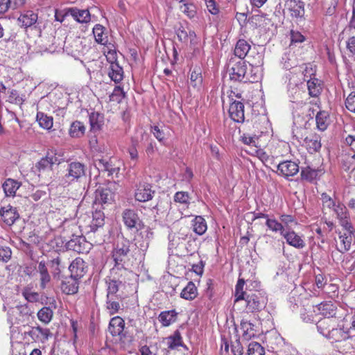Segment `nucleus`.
Here are the masks:
<instances>
[{"label": "nucleus", "instance_id": "a19ab883", "mask_svg": "<svg viewBox=\"0 0 355 355\" xmlns=\"http://www.w3.org/2000/svg\"><path fill=\"white\" fill-rule=\"evenodd\" d=\"M37 121L39 125L46 130H50L53 125V118L51 116H48L42 112H38L36 115Z\"/></svg>", "mask_w": 355, "mask_h": 355}, {"label": "nucleus", "instance_id": "052dcab7", "mask_svg": "<svg viewBox=\"0 0 355 355\" xmlns=\"http://www.w3.org/2000/svg\"><path fill=\"white\" fill-rule=\"evenodd\" d=\"M209 12L213 15H217L220 12V6L216 0H205Z\"/></svg>", "mask_w": 355, "mask_h": 355}, {"label": "nucleus", "instance_id": "2eb2a0df", "mask_svg": "<svg viewBox=\"0 0 355 355\" xmlns=\"http://www.w3.org/2000/svg\"><path fill=\"white\" fill-rule=\"evenodd\" d=\"M116 158H102L96 161V165L98 168L103 172H107V175H112L113 174H117L119 171V166L116 164Z\"/></svg>", "mask_w": 355, "mask_h": 355}, {"label": "nucleus", "instance_id": "9d476101", "mask_svg": "<svg viewBox=\"0 0 355 355\" xmlns=\"http://www.w3.org/2000/svg\"><path fill=\"white\" fill-rule=\"evenodd\" d=\"M35 343H45L52 336L49 329L42 328L40 326L31 327L30 330L25 332Z\"/></svg>", "mask_w": 355, "mask_h": 355}, {"label": "nucleus", "instance_id": "ea45409f", "mask_svg": "<svg viewBox=\"0 0 355 355\" xmlns=\"http://www.w3.org/2000/svg\"><path fill=\"white\" fill-rule=\"evenodd\" d=\"M3 189L6 196H15L20 184L13 179H7L3 184Z\"/></svg>", "mask_w": 355, "mask_h": 355}, {"label": "nucleus", "instance_id": "1a4fd4ad", "mask_svg": "<svg viewBox=\"0 0 355 355\" xmlns=\"http://www.w3.org/2000/svg\"><path fill=\"white\" fill-rule=\"evenodd\" d=\"M152 188V185L149 183H139L135 191V200L145 202L152 200L155 193Z\"/></svg>", "mask_w": 355, "mask_h": 355}, {"label": "nucleus", "instance_id": "f257e3e1", "mask_svg": "<svg viewBox=\"0 0 355 355\" xmlns=\"http://www.w3.org/2000/svg\"><path fill=\"white\" fill-rule=\"evenodd\" d=\"M261 56L259 55V60L249 65L245 60L232 58L228 64V73L231 80L239 83H255L261 77L260 66Z\"/></svg>", "mask_w": 355, "mask_h": 355}, {"label": "nucleus", "instance_id": "393cba45", "mask_svg": "<svg viewBox=\"0 0 355 355\" xmlns=\"http://www.w3.org/2000/svg\"><path fill=\"white\" fill-rule=\"evenodd\" d=\"M178 312L175 309L162 311L158 315V320L163 327H168L176 322Z\"/></svg>", "mask_w": 355, "mask_h": 355}, {"label": "nucleus", "instance_id": "2f4dec72", "mask_svg": "<svg viewBox=\"0 0 355 355\" xmlns=\"http://www.w3.org/2000/svg\"><path fill=\"white\" fill-rule=\"evenodd\" d=\"M307 87L311 97L318 98L322 91V82L316 78H311L307 81Z\"/></svg>", "mask_w": 355, "mask_h": 355}, {"label": "nucleus", "instance_id": "a211bd4d", "mask_svg": "<svg viewBox=\"0 0 355 355\" xmlns=\"http://www.w3.org/2000/svg\"><path fill=\"white\" fill-rule=\"evenodd\" d=\"M67 15H71L75 21L80 24H88L91 21V14L87 9L69 8L67 9Z\"/></svg>", "mask_w": 355, "mask_h": 355}, {"label": "nucleus", "instance_id": "0e129e2a", "mask_svg": "<svg viewBox=\"0 0 355 355\" xmlns=\"http://www.w3.org/2000/svg\"><path fill=\"white\" fill-rule=\"evenodd\" d=\"M12 251L8 247L0 248V262L7 263L11 258Z\"/></svg>", "mask_w": 355, "mask_h": 355}, {"label": "nucleus", "instance_id": "6e6552de", "mask_svg": "<svg viewBox=\"0 0 355 355\" xmlns=\"http://www.w3.org/2000/svg\"><path fill=\"white\" fill-rule=\"evenodd\" d=\"M123 221L128 229H141L144 225L137 212L131 209H126L122 214Z\"/></svg>", "mask_w": 355, "mask_h": 355}, {"label": "nucleus", "instance_id": "f704fd0d", "mask_svg": "<svg viewBox=\"0 0 355 355\" xmlns=\"http://www.w3.org/2000/svg\"><path fill=\"white\" fill-rule=\"evenodd\" d=\"M40 274V288L44 289L51 281V276L44 261H40L37 269Z\"/></svg>", "mask_w": 355, "mask_h": 355}, {"label": "nucleus", "instance_id": "473e14b6", "mask_svg": "<svg viewBox=\"0 0 355 355\" xmlns=\"http://www.w3.org/2000/svg\"><path fill=\"white\" fill-rule=\"evenodd\" d=\"M192 230L198 235L204 234L207 230L205 219L201 216H196L191 221Z\"/></svg>", "mask_w": 355, "mask_h": 355}, {"label": "nucleus", "instance_id": "e433bc0d", "mask_svg": "<svg viewBox=\"0 0 355 355\" xmlns=\"http://www.w3.org/2000/svg\"><path fill=\"white\" fill-rule=\"evenodd\" d=\"M316 325L320 334L326 338L331 331L332 327H334L332 319L326 318L320 320Z\"/></svg>", "mask_w": 355, "mask_h": 355}, {"label": "nucleus", "instance_id": "bf43d9fd", "mask_svg": "<svg viewBox=\"0 0 355 355\" xmlns=\"http://www.w3.org/2000/svg\"><path fill=\"white\" fill-rule=\"evenodd\" d=\"M22 295L30 302H35L39 300V293L33 292L30 288H25L22 291Z\"/></svg>", "mask_w": 355, "mask_h": 355}, {"label": "nucleus", "instance_id": "b1692460", "mask_svg": "<svg viewBox=\"0 0 355 355\" xmlns=\"http://www.w3.org/2000/svg\"><path fill=\"white\" fill-rule=\"evenodd\" d=\"M304 144L310 153L318 152L322 146L321 137L316 134L311 135L304 139Z\"/></svg>", "mask_w": 355, "mask_h": 355}, {"label": "nucleus", "instance_id": "f8f14e48", "mask_svg": "<svg viewBox=\"0 0 355 355\" xmlns=\"http://www.w3.org/2000/svg\"><path fill=\"white\" fill-rule=\"evenodd\" d=\"M285 10L293 18H302L304 15V3L301 0H287Z\"/></svg>", "mask_w": 355, "mask_h": 355}, {"label": "nucleus", "instance_id": "338daca9", "mask_svg": "<svg viewBox=\"0 0 355 355\" xmlns=\"http://www.w3.org/2000/svg\"><path fill=\"white\" fill-rule=\"evenodd\" d=\"M231 351L233 355H243V347L239 339L236 340L234 342H232Z\"/></svg>", "mask_w": 355, "mask_h": 355}, {"label": "nucleus", "instance_id": "c85d7f7f", "mask_svg": "<svg viewBox=\"0 0 355 355\" xmlns=\"http://www.w3.org/2000/svg\"><path fill=\"white\" fill-rule=\"evenodd\" d=\"M250 48V44L246 40L240 39L236 43L234 50V55L240 60H244Z\"/></svg>", "mask_w": 355, "mask_h": 355}, {"label": "nucleus", "instance_id": "79ce46f5", "mask_svg": "<svg viewBox=\"0 0 355 355\" xmlns=\"http://www.w3.org/2000/svg\"><path fill=\"white\" fill-rule=\"evenodd\" d=\"M202 70L200 67H196L191 72L190 83L193 87H200L202 84Z\"/></svg>", "mask_w": 355, "mask_h": 355}, {"label": "nucleus", "instance_id": "7ed1b4c3", "mask_svg": "<svg viewBox=\"0 0 355 355\" xmlns=\"http://www.w3.org/2000/svg\"><path fill=\"white\" fill-rule=\"evenodd\" d=\"M80 231L86 234L95 232L105 224V215L103 211L96 210L92 215H82L78 221Z\"/></svg>", "mask_w": 355, "mask_h": 355}, {"label": "nucleus", "instance_id": "bb28decb", "mask_svg": "<svg viewBox=\"0 0 355 355\" xmlns=\"http://www.w3.org/2000/svg\"><path fill=\"white\" fill-rule=\"evenodd\" d=\"M86 132V126L84 123L80 121H73L69 128L68 133L71 138H81Z\"/></svg>", "mask_w": 355, "mask_h": 355}, {"label": "nucleus", "instance_id": "9b49d317", "mask_svg": "<svg viewBox=\"0 0 355 355\" xmlns=\"http://www.w3.org/2000/svg\"><path fill=\"white\" fill-rule=\"evenodd\" d=\"M244 104L241 101L230 102L228 114L232 120L236 123H243L245 121Z\"/></svg>", "mask_w": 355, "mask_h": 355}, {"label": "nucleus", "instance_id": "39448f33", "mask_svg": "<svg viewBox=\"0 0 355 355\" xmlns=\"http://www.w3.org/2000/svg\"><path fill=\"white\" fill-rule=\"evenodd\" d=\"M345 229L340 232L338 241L337 242V249L340 252L344 253L350 250L351 245L354 241V236L352 231V227L348 223L343 225Z\"/></svg>", "mask_w": 355, "mask_h": 355}, {"label": "nucleus", "instance_id": "4468645a", "mask_svg": "<svg viewBox=\"0 0 355 355\" xmlns=\"http://www.w3.org/2000/svg\"><path fill=\"white\" fill-rule=\"evenodd\" d=\"M299 172V166L295 162L286 160L277 165V173L286 178L293 177Z\"/></svg>", "mask_w": 355, "mask_h": 355}, {"label": "nucleus", "instance_id": "cd10ccee", "mask_svg": "<svg viewBox=\"0 0 355 355\" xmlns=\"http://www.w3.org/2000/svg\"><path fill=\"white\" fill-rule=\"evenodd\" d=\"M78 280L79 279L73 278L71 276L66 278V279L62 282L61 285V289L62 292L67 295H73L76 293L78 291Z\"/></svg>", "mask_w": 355, "mask_h": 355}, {"label": "nucleus", "instance_id": "4be33fe9", "mask_svg": "<svg viewBox=\"0 0 355 355\" xmlns=\"http://www.w3.org/2000/svg\"><path fill=\"white\" fill-rule=\"evenodd\" d=\"M125 322L119 316H115L110 320L108 330L113 336H120L124 330Z\"/></svg>", "mask_w": 355, "mask_h": 355}, {"label": "nucleus", "instance_id": "6ab92c4d", "mask_svg": "<svg viewBox=\"0 0 355 355\" xmlns=\"http://www.w3.org/2000/svg\"><path fill=\"white\" fill-rule=\"evenodd\" d=\"M282 236L286 239V243L289 245L297 249H302L305 246V242L302 236L293 230H285Z\"/></svg>", "mask_w": 355, "mask_h": 355}, {"label": "nucleus", "instance_id": "49530a36", "mask_svg": "<svg viewBox=\"0 0 355 355\" xmlns=\"http://www.w3.org/2000/svg\"><path fill=\"white\" fill-rule=\"evenodd\" d=\"M53 314V311L49 307L44 306L37 312V315L39 320L46 324L52 320Z\"/></svg>", "mask_w": 355, "mask_h": 355}, {"label": "nucleus", "instance_id": "6e6d98bb", "mask_svg": "<svg viewBox=\"0 0 355 355\" xmlns=\"http://www.w3.org/2000/svg\"><path fill=\"white\" fill-rule=\"evenodd\" d=\"M8 101L10 103L21 105L24 102V98L17 90L11 89L8 92Z\"/></svg>", "mask_w": 355, "mask_h": 355}, {"label": "nucleus", "instance_id": "774afa93", "mask_svg": "<svg viewBox=\"0 0 355 355\" xmlns=\"http://www.w3.org/2000/svg\"><path fill=\"white\" fill-rule=\"evenodd\" d=\"M291 43H302L305 40V37L298 31H291Z\"/></svg>", "mask_w": 355, "mask_h": 355}, {"label": "nucleus", "instance_id": "4d7b16f0", "mask_svg": "<svg viewBox=\"0 0 355 355\" xmlns=\"http://www.w3.org/2000/svg\"><path fill=\"white\" fill-rule=\"evenodd\" d=\"M281 223L283 224L286 230H289L290 225H297V221L294 216L289 214H282L279 216Z\"/></svg>", "mask_w": 355, "mask_h": 355}, {"label": "nucleus", "instance_id": "69168bd1", "mask_svg": "<svg viewBox=\"0 0 355 355\" xmlns=\"http://www.w3.org/2000/svg\"><path fill=\"white\" fill-rule=\"evenodd\" d=\"M230 101H236L234 98L238 99L242 98V92L238 88L230 87V89L227 92Z\"/></svg>", "mask_w": 355, "mask_h": 355}, {"label": "nucleus", "instance_id": "0eeeda50", "mask_svg": "<svg viewBox=\"0 0 355 355\" xmlns=\"http://www.w3.org/2000/svg\"><path fill=\"white\" fill-rule=\"evenodd\" d=\"M244 300L246 302L247 312H259L266 304L265 298L260 293L248 294Z\"/></svg>", "mask_w": 355, "mask_h": 355}, {"label": "nucleus", "instance_id": "423d86ee", "mask_svg": "<svg viewBox=\"0 0 355 355\" xmlns=\"http://www.w3.org/2000/svg\"><path fill=\"white\" fill-rule=\"evenodd\" d=\"M86 166L79 162H71L67 166L64 178L69 183L78 182L85 176Z\"/></svg>", "mask_w": 355, "mask_h": 355}, {"label": "nucleus", "instance_id": "37998d69", "mask_svg": "<svg viewBox=\"0 0 355 355\" xmlns=\"http://www.w3.org/2000/svg\"><path fill=\"white\" fill-rule=\"evenodd\" d=\"M331 211L336 214L338 218L343 221V223L346 224V223H347L346 220L347 216V209L344 204L338 200ZM343 225L344 224H343Z\"/></svg>", "mask_w": 355, "mask_h": 355}, {"label": "nucleus", "instance_id": "412c9836", "mask_svg": "<svg viewBox=\"0 0 355 355\" xmlns=\"http://www.w3.org/2000/svg\"><path fill=\"white\" fill-rule=\"evenodd\" d=\"M89 121L91 131H100L104 125L105 117L103 114L94 111L89 114Z\"/></svg>", "mask_w": 355, "mask_h": 355}, {"label": "nucleus", "instance_id": "a18cd8bd", "mask_svg": "<svg viewBox=\"0 0 355 355\" xmlns=\"http://www.w3.org/2000/svg\"><path fill=\"white\" fill-rule=\"evenodd\" d=\"M266 225L270 230L273 232H279L282 236L286 230L283 224L275 218H267Z\"/></svg>", "mask_w": 355, "mask_h": 355}, {"label": "nucleus", "instance_id": "5fc2aeb1", "mask_svg": "<svg viewBox=\"0 0 355 355\" xmlns=\"http://www.w3.org/2000/svg\"><path fill=\"white\" fill-rule=\"evenodd\" d=\"M190 196L187 191H178L173 196L175 202L189 205L190 203Z\"/></svg>", "mask_w": 355, "mask_h": 355}, {"label": "nucleus", "instance_id": "dca6fc26", "mask_svg": "<svg viewBox=\"0 0 355 355\" xmlns=\"http://www.w3.org/2000/svg\"><path fill=\"white\" fill-rule=\"evenodd\" d=\"M69 270L71 273L70 276L80 279L86 274L87 266L83 259L78 257L71 262Z\"/></svg>", "mask_w": 355, "mask_h": 355}, {"label": "nucleus", "instance_id": "aec40b11", "mask_svg": "<svg viewBox=\"0 0 355 355\" xmlns=\"http://www.w3.org/2000/svg\"><path fill=\"white\" fill-rule=\"evenodd\" d=\"M89 245L91 244L86 242L85 238L82 236H77L71 239L67 243V246L69 249L78 253L87 252L90 248Z\"/></svg>", "mask_w": 355, "mask_h": 355}, {"label": "nucleus", "instance_id": "e2e57ef3", "mask_svg": "<svg viewBox=\"0 0 355 355\" xmlns=\"http://www.w3.org/2000/svg\"><path fill=\"white\" fill-rule=\"evenodd\" d=\"M345 103L349 111L355 113V92H352L348 95Z\"/></svg>", "mask_w": 355, "mask_h": 355}, {"label": "nucleus", "instance_id": "ddd939ff", "mask_svg": "<svg viewBox=\"0 0 355 355\" xmlns=\"http://www.w3.org/2000/svg\"><path fill=\"white\" fill-rule=\"evenodd\" d=\"M318 313L326 318H336L338 309L337 305L331 301H324L316 306Z\"/></svg>", "mask_w": 355, "mask_h": 355}, {"label": "nucleus", "instance_id": "680f3d73", "mask_svg": "<svg viewBox=\"0 0 355 355\" xmlns=\"http://www.w3.org/2000/svg\"><path fill=\"white\" fill-rule=\"evenodd\" d=\"M119 284L116 280H110L107 282V298H110L111 295H115L118 292Z\"/></svg>", "mask_w": 355, "mask_h": 355}, {"label": "nucleus", "instance_id": "8fccbe9b", "mask_svg": "<svg viewBox=\"0 0 355 355\" xmlns=\"http://www.w3.org/2000/svg\"><path fill=\"white\" fill-rule=\"evenodd\" d=\"M245 285V281L243 279H239L237 283L235 286V292L234 296L235 300L234 302H239L240 300H243L246 295V293L243 291V287Z\"/></svg>", "mask_w": 355, "mask_h": 355}, {"label": "nucleus", "instance_id": "de8ad7c7", "mask_svg": "<svg viewBox=\"0 0 355 355\" xmlns=\"http://www.w3.org/2000/svg\"><path fill=\"white\" fill-rule=\"evenodd\" d=\"M167 340L169 349H175L182 345V338L178 330L175 331L172 336L167 338Z\"/></svg>", "mask_w": 355, "mask_h": 355}, {"label": "nucleus", "instance_id": "603ef678", "mask_svg": "<svg viewBox=\"0 0 355 355\" xmlns=\"http://www.w3.org/2000/svg\"><path fill=\"white\" fill-rule=\"evenodd\" d=\"M320 172L319 170L313 169L308 166L302 169L301 175L303 179L311 182L317 178Z\"/></svg>", "mask_w": 355, "mask_h": 355}, {"label": "nucleus", "instance_id": "20e7f679", "mask_svg": "<svg viewBox=\"0 0 355 355\" xmlns=\"http://www.w3.org/2000/svg\"><path fill=\"white\" fill-rule=\"evenodd\" d=\"M130 243L128 241H125L121 244H118L112 252V257L114 261V266L123 267L124 264L130 260Z\"/></svg>", "mask_w": 355, "mask_h": 355}, {"label": "nucleus", "instance_id": "864d4df0", "mask_svg": "<svg viewBox=\"0 0 355 355\" xmlns=\"http://www.w3.org/2000/svg\"><path fill=\"white\" fill-rule=\"evenodd\" d=\"M180 3H183V4L180 6L181 12L187 15L189 18H193L196 15V7L193 3H185L184 0H180Z\"/></svg>", "mask_w": 355, "mask_h": 355}, {"label": "nucleus", "instance_id": "4c0bfd02", "mask_svg": "<svg viewBox=\"0 0 355 355\" xmlns=\"http://www.w3.org/2000/svg\"><path fill=\"white\" fill-rule=\"evenodd\" d=\"M349 337L348 332L341 328L332 327L331 331L327 336V338L332 342H340L347 340Z\"/></svg>", "mask_w": 355, "mask_h": 355}, {"label": "nucleus", "instance_id": "a878e982", "mask_svg": "<svg viewBox=\"0 0 355 355\" xmlns=\"http://www.w3.org/2000/svg\"><path fill=\"white\" fill-rule=\"evenodd\" d=\"M37 14L31 10H28L20 15L18 22L21 26L27 28L34 25L37 21Z\"/></svg>", "mask_w": 355, "mask_h": 355}, {"label": "nucleus", "instance_id": "f03ea898", "mask_svg": "<svg viewBox=\"0 0 355 355\" xmlns=\"http://www.w3.org/2000/svg\"><path fill=\"white\" fill-rule=\"evenodd\" d=\"M59 164L56 150L50 149L44 157L35 164L33 171L40 178L49 181L53 174V166Z\"/></svg>", "mask_w": 355, "mask_h": 355}, {"label": "nucleus", "instance_id": "72a5a7b5", "mask_svg": "<svg viewBox=\"0 0 355 355\" xmlns=\"http://www.w3.org/2000/svg\"><path fill=\"white\" fill-rule=\"evenodd\" d=\"M108 76L115 83H120L123 78V68L119 63H112L109 67Z\"/></svg>", "mask_w": 355, "mask_h": 355}, {"label": "nucleus", "instance_id": "7c9ffc66", "mask_svg": "<svg viewBox=\"0 0 355 355\" xmlns=\"http://www.w3.org/2000/svg\"><path fill=\"white\" fill-rule=\"evenodd\" d=\"M316 127L320 131H324L330 124L329 114L327 111L320 110L315 115Z\"/></svg>", "mask_w": 355, "mask_h": 355}, {"label": "nucleus", "instance_id": "3c124183", "mask_svg": "<svg viewBox=\"0 0 355 355\" xmlns=\"http://www.w3.org/2000/svg\"><path fill=\"white\" fill-rule=\"evenodd\" d=\"M248 355H265L264 348L257 342H252L248 345Z\"/></svg>", "mask_w": 355, "mask_h": 355}, {"label": "nucleus", "instance_id": "c03bdc74", "mask_svg": "<svg viewBox=\"0 0 355 355\" xmlns=\"http://www.w3.org/2000/svg\"><path fill=\"white\" fill-rule=\"evenodd\" d=\"M321 200L322 205L323 211H331V209L335 206L337 202V199L336 198L331 197L327 193H322L321 194Z\"/></svg>", "mask_w": 355, "mask_h": 355}, {"label": "nucleus", "instance_id": "58836bf2", "mask_svg": "<svg viewBox=\"0 0 355 355\" xmlns=\"http://www.w3.org/2000/svg\"><path fill=\"white\" fill-rule=\"evenodd\" d=\"M93 35L97 43L101 44H106L107 42V35L105 28L101 24H96L93 28Z\"/></svg>", "mask_w": 355, "mask_h": 355}, {"label": "nucleus", "instance_id": "13d9d810", "mask_svg": "<svg viewBox=\"0 0 355 355\" xmlns=\"http://www.w3.org/2000/svg\"><path fill=\"white\" fill-rule=\"evenodd\" d=\"M120 307V304L118 302L112 301L111 297L107 298L106 309L110 315L118 313Z\"/></svg>", "mask_w": 355, "mask_h": 355}, {"label": "nucleus", "instance_id": "09e8293b", "mask_svg": "<svg viewBox=\"0 0 355 355\" xmlns=\"http://www.w3.org/2000/svg\"><path fill=\"white\" fill-rule=\"evenodd\" d=\"M125 96V92L123 91V88L120 86H116L112 93L110 95L109 100L110 102L120 103Z\"/></svg>", "mask_w": 355, "mask_h": 355}, {"label": "nucleus", "instance_id": "f3484780", "mask_svg": "<svg viewBox=\"0 0 355 355\" xmlns=\"http://www.w3.org/2000/svg\"><path fill=\"white\" fill-rule=\"evenodd\" d=\"M0 216L3 221L8 225H12L19 219V214L16 207L8 205L0 209Z\"/></svg>", "mask_w": 355, "mask_h": 355}, {"label": "nucleus", "instance_id": "c9c22d12", "mask_svg": "<svg viewBox=\"0 0 355 355\" xmlns=\"http://www.w3.org/2000/svg\"><path fill=\"white\" fill-rule=\"evenodd\" d=\"M198 288L193 282H189L182 290L180 297L186 300H193L198 296Z\"/></svg>", "mask_w": 355, "mask_h": 355}, {"label": "nucleus", "instance_id": "5701e85b", "mask_svg": "<svg viewBox=\"0 0 355 355\" xmlns=\"http://www.w3.org/2000/svg\"><path fill=\"white\" fill-rule=\"evenodd\" d=\"M114 201V193L109 188L98 189L96 191V202L103 205L111 204Z\"/></svg>", "mask_w": 355, "mask_h": 355}, {"label": "nucleus", "instance_id": "c756f323", "mask_svg": "<svg viewBox=\"0 0 355 355\" xmlns=\"http://www.w3.org/2000/svg\"><path fill=\"white\" fill-rule=\"evenodd\" d=\"M241 329L243 331V340L248 341L257 337V331L254 329V325L249 321L242 320L241 322Z\"/></svg>", "mask_w": 355, "mask_h": 355}]
</instances>
